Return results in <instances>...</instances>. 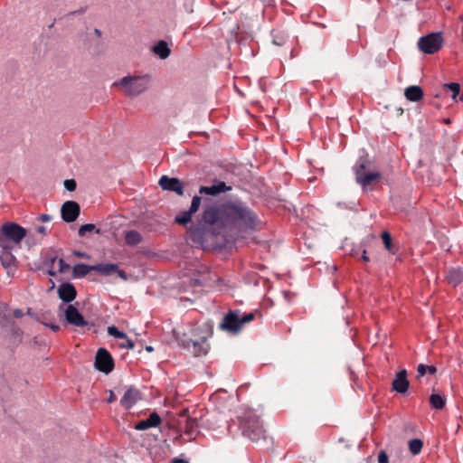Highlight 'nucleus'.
I'll list each match as a JSON object with an SVG mask.
<instances>
[{"label":"nucleus","mask_w":463,"mask_h":463,"mask_svg":"<svg viewBox=\"0 0 463 463\" xmlns=\"http://www.w3.org/2000/svg\"><path fill=\"white\" fill-rule=\"evenodd\" d=\"M260 227V221L254 211L244 203L236 201L206 208L202 222L192 224L188 233L194 242L203 244L208 234L217 235L227 230L237 238H244Z\"/></svg>","instance_id":"f257e3e1"},{"label":"nucleus","mask_w":463,"mask_h":463,"mask_svg":"<svg viewBox=\"0 0 463 463\" xmlns=\"http://www.w3.org/2000/svg\"><path fill=\"white\" fill-rule=\"evenodd\" d=\"M26 234V230L15 222L4 223L0 227V249L20 248L21 241Z\"/></svg>","instance_id":"f03ea898"},{"label":"nucleus","mask_w":463,"mask_h":463,"mask_svg":"<svg viewBox=\"0 0 463 463\" xmlns=\"http://www.w3.org/2000/svg\"><path fill=\"white\" fill-rule=\"evenodd\" d=\"M253 319L254 313L252 312L240 316L239 311L230 310L220 324V328L232 334H237L244 324Z\"/></svg>","instance_id":"7ed1b4c3"},{"label":"nucleus","mask_w":463,"mask_h":463,"mask_svg":"<svg viewBox=\"0 0 463 463\" xmlns=\"http://www.w3.org/2000/svg\"><path fill=\"white\" fill-rule=\"evenodd\" d=\"M119 84L128 96H137L148 88L149 80L146 76H127L120 80Z\"/></svg>","instance_id":"20e7f679"},{"label":"nucleus","mask_w":463,"mask_h":463,"mask_svg":"<svg viewBox=\"0 0 463 463\" xmlns=\"http://www.w3.org/2000/svg\"><path fill=\"white\" fill-rule=\"evenodd\" d=\"M443 36L440 32L431 33L421 36L419 39V49L426 54H433L438 52L443 45Z\"/></svg>","instance_id":"39448f33"},{"label":"nucleus","mask_w":463,"mask_h":463,"mask_svg":"<svg viewBox=\"0 0 463 463\" xmlns=\"http://www.w3.org/2000/svg\"><path fill=\"white\" fill-rule=\"evenodd\" d=\"M365 168L366 160L360 157L354 167V171L355 175V180L363 187V189H365L373 182L377 181L381 178V174L379 172L365 173Z\"/></svg>","instance_id":"423d86ee"},{"label":"nucleus","mask_w":463,"mask_h":463,"mask_svg":"<svg viewBox=\"0 0 463 463\" xmlns=\"http://www.w3.org/2000/svg\"><path fill=\"white\" fill-rule=\"evenodd\" d=\"M58 309L59 312H63L64 320L68 325L75 327H83L88 325V322L85 320L84 317L73 305L61 304Z\"/></svg>","instance_id":"0eeeda50"},{"label":"nucleus","mask_w":463,"mask_h":463,"mask_svg":"<svg viewBox=\"0 0 463 463\" xmlns=\"http://www.w3.org/2000/svg\"><path fill=\"white\" fill-rule=\"evenodd\" d=\"M114 360L109 352L105 348H99L95 357V367L106 374L114 369Z\"/></svg>","instance_id":"6e6552de"},{"label":"nucleus","mask_w":463,"mask_h":463,"mask_svg":"<svg viewBox=\"0 0 463 463\" xmlns=\"http://www.w3.org/2000/svg\"><path fill=\"white\" fill-rule=\"evenodd\" d=\"M12 250L9 249L0 250V262L9 277H14L18 268V261L12 254Z\"/></svg>","instance_id":"1a4fd4ad"},{"label":"nucleus","mask_w":463,"mask_h":463,"mask_svg":"<svg viewBox=\"0 0 463 463\" xmlns=\"http://www.w3.org/2000/svg\"><path fill=\"white\" fill-rule=\"evenodd\" d=\"M80 205L74 201L65 202L61 209V218L66 222H74L80 214Z\"/></svg>","instance_id":"9d476101"},{"label":"nucleus","mask_w":463,"mask_h":463,"mask_svg":"<svg viewBox=\"0 0 463 463\" xmlns=\"http://www.w3.org/2000/svg\"><path fill=\"white\" fill-rule=\"evenodd\" d=\"M213 334V325L211 321H203L198 323L191 330V335L195 339L207 340Z\"/></svg>","instance_id":"9b49d317"},{"label":"nucleus","mask_w":463,"mask_h":463,"mask_svg":"<svg viewBox=\"0 0 463 463\" xmlns=\"http://www.w3.org/2000/svg\"><path fill=\"white\" fill-rule=\"evenodd\" d=\"M201 204V197L194 195L192 199L191 206L189 210L184 211L175 216V221L183 225L188 224L192 220L193 213H196Z\"/></svg>","instance_id":"f8f14e48"},{"label":"nucleus","mask_w":463,"mask_h":463,"mask_svg":"<svg viewBox=\"0 0 463 463\" xmlns=\"http://www.w3.org/2000/svg\"><path fill=\"white\" fill-rule=\"evenodd\" d=\"M93 271L104 276H109L117 273L119 278L127 279V274L123 269H120L118 265L114 263H99L93 265Z\"/></svg>","instance_id":"ddd939ff"},{"label":"nucleus","mask_w":463,"mask_h":463,"mask_svg":"<svg viewBox=\"0 0 463 463\" xmlns=\"http://www.w3.org/2000/svg\"><path fill=\"white\" fill-rule=\"evenodd\" d=\"M159 185L163 190L175 192L178 195L184 194L183 183L177 178L163 175L159 180Z\"/></svg>","instance_id":"4468645a"},{"label":"nucleus","mask_w":463,"mask_h":463,"mask_svg":"<svg viewBox=\"0 0 463 463\" xmlns=\"http://www.w3.org/2000/svg\"><path fill=\"white\" fill-rule=\"evenodd\" d=\"M409 386L410 382L407 378V371L402 369L395 374L392 383V390L398 393L403 394L408 391Z\"/></svg>","instance_id":"2eb2a0df"},{"label":"nucleus","mask_w":463,"mask_h":463,"mask_svg":"<svg viewBox=\"0 0 463 463\" xmlns=\"http://www.w3.org/2000/svg\"><path fill=\"white\" fill-rule=\"evenodd\" d=\"M139 400H141L140 392L135 387H129L120 400V404L126 409H131Z\"/></svg>","instance_id":"dca6fc26"},{"label":"nucleus","mask_w":463,"mask_h":463,"mask_svg":"<svg viewBox=\"0 0 463 463\" xmlns=\"http://www.w3.org/2000/svg\"><path fill=\"white\" fill-rule=\"evenodd\" d=\"M58 296L64 303H71L75 299L77 291L71 283L64 282L58 287Z\"/></svg>","instance_id":"f3484780"},{"label":"nucleus","mask_w":463,"mask_h":463,"mask_svg":"<svg viewBox=\"0 0 463 463\" xmlns=\"http://www.w3.org/2000/svg\"><path fill=\"white\" fill-rule=\"evenodd\" d=\"M191 345L193 346L192 352L195 356L205 355L210 350V345L204 339H190L186 342L185 346L190 347Z\"/></svg>","instance_id":"a211bd4d"},{"label":"nucleus","mask_w":463,"mask_h":463,"mask_svg":"<svg viewBox=\"0 0 463 463\" xmlns=\"http://www.w3.org/2000/svg\"><path fill=\"white\" fill-rule=\"evenodd\" d=\"M160 423L161 418L159 414L157 412H152L149 414L147 419L138 421L135 425V429L137 430H146L148 429L159 426Z\"/></svg>","instance_id":"6ab92c4d"},{"label":"nucleus","mask_w":463,"mask_h":463,"mask_svg":"<svg viewBox=\"0 0 463 463\" xmlns=\"http://www.w3.org/2000/svg\"><path fill=\"white\" fill-rule=\"evenodd\" d=\"M230 190H231V187L227 186L224 182L216 181L213 185L201 186L199 189V193L201 194L217 195L221 193H225Z\"/></svg>","instance_id":"aec40b11"},{"label":"nucleus","mask_w":463,"mask_h":463,"mask_svg":"<svg viewBox=\"0 0 463 463\" xmlns=\"http://www.w3.org/2000/svg\"><path fill=\"white\" fill-rule=\"evenodd\" d=\"M404 96L409 101L417 102L423 98L424 94L420 86L412 85L405 89Z\"/></svg>","instance_id":"412c9836"},{"label":"nucleus","mask_w":463,"mask_h":463,"mask_svg":"<svg viewBox=\"0 0 463 463\" xmlns=\"http://www.w3.org/2000/svg\"><path fill=\"white\" fill-rule=\"evenodd\" d=\"M446 279L453 287H457L463 281V270L460 269H451L448 271Z\"/></svg>","instance_id":"4be33fe9"},{"label":"nucleus","mask_w":463,"mask_h":463,"mask_svg":"<svg viewBox=\"0 0 463 463\" xmlns=\"http://www.w3.org/2000/svg\"><path fill=\"white\" fill-rule=\"evenodd\" d=\"M90 271H93V265L79 263L73 267L72 275L74 278H83Z\"/></svg>","instance_id":"5701e85b"},{"label":"nucleus","mask_w":463,"mask_h":463,"mask_svg":"<svg viewBox=\"0 0 463 463\" xmlns=\"http://www.w3.org/2000/svg\"><path fill=\"white\" fill-rule=\"evenodd\" d=\"M153 52L161 59H165L170 54V49L165 41H159L154 45Z\"/></svg>","instance_id":"b1692460"},{"label":"nucleus","mask_w":463,"mask_h":463,"mask_svg":"<svg viewBox=\"0 0 463 463\" xmlns=\"http://www.w3.org/2000/svg\"><path fill=\"white\" fill-rule=\"evenodd\" d=\"M125 241L128 245L135 246L142 241V236L137 231L130 230L125 234Z\"/></svg>","instance_id":"393cba45"},{"label":"nucleus","mask_w":463,"mask_h":463,"mask_svg":"<svg viewBox=\"0 0 463 463\" xmlns=\"http://www.w3.org/2000/svg\"><path fill=\"white\" fill-rule=\"evenodd\" d=\"M430 404L435 410H442L445 407L446 400L439 394L432 393L430 397Z\"/></svg>","instance_id":"a878e982"},{"label":"nucleus","mask_w":463,"mask_h":463,"mask_svg":"<svg viewBox=\"0 0 463 463\" xmlns=\"http://www.w3.org/2000/svg\"><path fill=\"white\" fill-rule=\"evenodd\" d=\"M381 238L383 240V245H384V248L391 253H394V250H393V244H392V236L390 234V232H388L387 231H383L381 234Z\"/></svg>","instance_id":"bb28decb"},{"label":"nucleus","mask_w":463,"mask_h":463,"mask_svg":"<svg viewBox=\"0 0 463 463\" xmlns=\"http://www.w3.org/2000/svg\"><path fill=\"white\" fill-rule=\"evenodd\" d=\"M423 442L419 439L410 440L409 449L411 454L418 455L422 449Z\"/></svg>","instance_id":"cd10ccee"},{"label":"nucleus","mask_w":463,"mask_h":463,"mask_svg":"<svg viewBox=\"0 0 463 463\" xmlns=\"http://www.w3.org/2000/svg\"><path fill=\"white\" fill-rule=\"evenodd\" d=\"M436 367L432 365H425L423 364H420L418 365L417 373L419 377L424 376L427 373L430 374H434L436 373Z\"/></svg>","instance_id":"c85d7f7f"},{"label":"nucleus","mask_w":463,"mask_h":463,"mask_svg":"<svg viewBox=\"0 0 463 463\" xmlns=\"http://www.w3.org/2000/svg\"><path fill=\"white\" fill-rule=\"evenodd\" d=\"M108 333L109 335L118 338V339H127V334L119 331L118 327L115 326H110L108 327Z\"/></svg>","instance_id":"c756f323"},{"label":"nucleus","mask_w":463,"mask_h":463,"mask_svg":"<svg viewBox=\"0 0 463 463\" xmlns=\"http://www.w3.org/2000/svg\"><path fill=\"white\" fill-rule=\"evenodd\" d=\"M446 88L452 92L453 99L457 100V97L459 95L460 86L458 83L451 82L446 85Z\"/></svg>","instance_id":"7c9ffc66"},{"label":"nucleus","mask_w":463,"mask_h":463,"mask_svg":"<svg viewBox=\"0 0 463 463\" xmlns=\"http://www.w3.org/2000/svg\"><path fill=\"white\" fill-rule=\"evenodd\" d=\"M95 229V225L92 223L83 224L79 229V235L84 236L87 232H90Z\"/></svg>","instance_id":"2f4dec72"},{"label":"nucleus","mask_w":463,"mask_h":463,"mask_svg":"<svg viewBox=\"0 0 463 463\" xmlns=\"http://www.w3.org/2000/svg\"><path fill=\"white\" fill-rule=\"evenodd\" d=\"M123 342L119 344V347L121 348H125V349H133L135 345H134V342L128 338V336L127 335V339H122Z\"/></svg>","instance_id":"473e14b6"},{"label":"nucleus","mask_w":463,"mask_h":463,"mask_svg":"<svg viewBox=\"0 0 463 463\" xmlns=\"http://www.w3.org/2000/svg\"><path fill=\"white\" fill-rule=\"evenodd\" d=\"M76 182L73 179H67L64 181V187L70 192L74 191L76 189Z\"/></svg>","instance_id":"72a5a7b5"},{"label":"nucleus","mask_w":463,"mask_h":463,"mask_svg":"<svg viewBox=\"0 0 463 463\" xmlns=\"http://www.w3.org/2000/svg\"><path fill=\"white\" fill-rule=\"evenodd\" d=\"M378 463H389V457L384 450L379 452Z\"/></svg>","instance_id":"f704fd0d"},{"label":"nucleus","mask_w":463,"mask_h":463,"mask_svg":"<svg viewBox=\"0 0 463 463\" xmlns=\"http://www.w3.org/2000/svg\"><path fill=\"white\" fill-rule=\"evenodd\" d=\"M262 427L259 424H257V427H256V430H253L252 432V435L251 434H248V436L251 439H254L258 437H260L261 434H262Z\"/></svg>","instance_id":"c9c22d12"},{"label":"nucleus","mask_w":463,"mask_h":463,"mask_svg":"<svg viewBox=\"0 0 463 463\" xmlns=\"http://www.w3.org/2000/svg\"><path fill=\"white\" fill-rule=\"evenodd\" d=\"M70 269V266L64 262L62 259L59 260V270L64 272Z\"/></svg>","instance_id":"e433bc0d"},{"label":"nucleus","mask_w":463,"mask_h":463,"mask_svg":"<svg viewBox=\"0 0 463 463\" xmlns=\"http://www.w3.org/2000/svg\"><path fill=\"white\" fill-rule=\"evenodd\" d=\"M73 255H75L79 258H82V259H90V256L88 253L78 251V250H74Z\"/></svg>","instance_id":"4c0bfd02"},{"label":"nucleus","mask_w":463,"mask_h":463,"mask_svg":"<svg viewBox=\"0 0 463 463\" xmlns=\"http://www.w3.org/2000/svg\"><path fill=\"white\" fill-rule=\"evenodd\" d=\"M39 219H40L42 222H50L52 218H51V216H50V215L43 213V214H41V215H40Z\"/></svg>","instance_id":"58836bf2"},{"label":"nucleus","mask_w":463,"mask_h":463,"mask_svg":"<svg viewBox=\"0 0 463 463\" xmlns=\"http://www.w3.org/2000/svg\"><path fill=\"white\" fill-rule=\"evenodd\" d=\"M46 326L50 327L53 332H57L60 330V326L55 324H44Z\"/></svg>","instance_id":"ea45409f"},{"label":"nucleus","mask_w":463,"mask_h":463,"mask_svg":"<svg viewBox=\"0 0 463 463\" xmlns=\"http://www.w3.org/2000/svg\"><path fill=\"white\" fill-rule=\"evenodd\" d=\"M36 231H37L38 233H41V234H43V235H45L47 233V229H46L45 226H38L36 228Z\"/></svg>","instance_id":"a19ab883"},{"label":"nucleus","mask_w":463,"mask_h":463,"mask_svg":"<svg viewBox=\"0 0 463 463\" xmlns=\"http://www.w3.org/2000/svg\"><path fill=\"white\" fill-rule=\"evenodd\" d=\"M115 400H116V396H115L114 392H113L112 391H110V392H109V399L107 400V402H108L109 403H111V402H113Z\"/></svg>","instance_id":"79ce46f5"},{"label":"nucleus","mask_w":463,"mask_h":463,"mask_svg":"<svg viewBox=\"0 0 463 463\" xmlns=\"http://www.w3.org/2000/svg\"><path fill=\"white\" fill-rule=\"evenodd\" d=\"M362 259L365 262L369 261V257L367 256V252L365 250L363 251Z\"/></svg>","instance_id":"37998d69"},{"label":"nucleus","mask_w":463,"mask_h":463,"mask_svg":"<svg viewBox=\"0 0 463 463\" xmlns=\"http://www.w3.org/2000/svg\"><path fill=\"white\" fill-rule=\"evenodd\" d=\"M14 317H22V316H23V312H22V310H20V309H15V310L14 311Z\"/></svg>","instance_id":"c03bdc74"},{"label":"nucleus","mask_w":463,"mask_h":463,"mask_svg":"<svg viewBox=\"0 0 463 463\" xmlns=\"http://www.w3.org/2000/svg\"><path fill=\"white\" fill-rule=\"evenodd\" d=\"M172 463H189L188 461L186 460H184V459H181V458H175L173 459V462Z\"/></svg>","instance_id":"a18cd8bd"},{"label":"nucleus","mask_w":463,"mask_h":463,"mask_svg":"<svg viewBox=\"0 0 463 463\" xmlns=\"http://www.w3.org/2000/svg\"><path fill=\"white\" fill-rule=\"evenodd\" d=\"M95 33H96L98 35H100V31H99V30L96 29V30H95Z\"/></svg>","instance_id":"49530a36"},{"label":"nucleus","mask_w":463,"mask_h":463,"mask_svg":"<svg viewBox=\"0 0 463 463\" xmlns=\"http://www.w3.org/2000/svg\"><path fill=\"white\" fill-rule=\"evenodd\" d=\"M146 350H147V351H151V350H152V347H151V346H147V347H146Z\"/></svg>","instance_id":"de8ad7c7"}]
</instances>
